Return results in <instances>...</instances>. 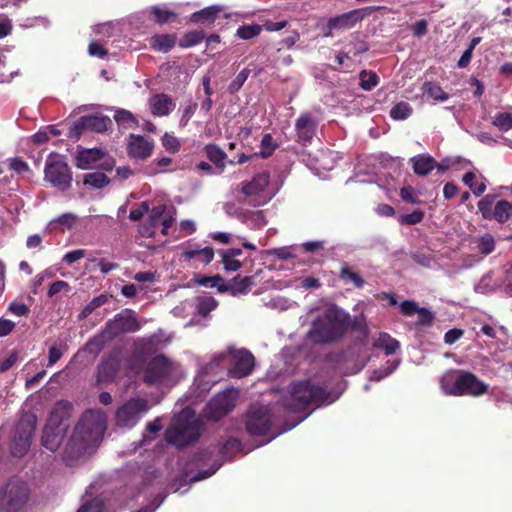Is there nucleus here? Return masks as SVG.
<instances>
[{
  "label": "nucleus",
  "mask_w": 512,
  "mask_h": 512,
  "mask_svg": "<svg viewBox=\"0 0 512 512\" xmlns=\"http://www.w3.org/2000/svg\"><path fill=\"white\" fill-rule=\"evenodd\" d=\"M183 377L181 365L163 354L150 359L142 369V379L149 386H172Z\"/></svg>",
  "instance_id": "423d86ee"
},
{
  "label": "nucleus",
  "mask_w": 512,
  "mask_h": 512,
  "mask_svg": "<svg viewBox=\"0 0 512 512\" xmlns=\"http://www.w3.org/2000/svg\"><path fill=\"white\" fill-rule=\"evenodd\" d=\"M316 126V122L310 114H302L295 123L298 141L303 144L311 142L315 135Z\"/></svg>",
  "instance_id": "412c9836"
},
{
  "label": "nucleus",
  "mask_w": 512,
  "mask_h": 512,
  "mask_svg": "<svg viewBox=\"0 0 512 512\" xmlns=\"http://www.w3.org/2000/svg\"><path fill=\"white\" fill-rule=\"evenodd\" d=\"M399 365V361H391L388 362L387 365L383 368L373 371L370 376V380L372 381H380L381 379L390 375Z\"/></svg>",
  "instance_id": "09e8293b"
},
{
  "label": "nucleus",
  "mask_w": 512,
  "mask_h": 512,
  "mask_svg": "<svg viewBox=\"0 0 512 512\" xmlns=\"http://www.w3.org/2000/svg\"><path fill=\"white\" fill-rule=\"evenodd\" d=\"M413 112L412 107L407 102H399L390 110V116L395 120H405Z\"/></svg>",
  "instance_id": "58836bf2"
},
{
  "label": "nucleus",
  "mask_w": 512,
  "mask_h": 512,
  "mask_svg": "<svg viewBox=\"0 0 512 512\" xmlns=\"http://www.w3.org/2000/svg\"><path fill=\"white\" fill-rule=\"evenodd\" d=\"M424 91L435 101L443 102L448 99V94L437 84L425 83Z\"/></svg>",
  "instance_id": "c03bdc74"
},
{
  "label": "nucleus",
  "mask_w": 512,
  "mask_h": 512,
  "mask_svg": "<svg viewBox=\"0 0 512 512\" xmlns=\"http://www.w3.org/2000/svg\"><path fill=\"white\" fill-rule=\"evenodd\" d=\"M496 241L493 235L485 233L476 241V248L483 255H489L495 250Z\"/></svg>",
  "instance_id": "c9c22d12"
},
{
  "label": "nucleus",
  "mask_w": 512,
  "mask_h": 512,
  "mask_svg": "<svg viewBox=\"0 0 512 512\" xmlns=\"http://www.w3.org/2000/svg\"><path fill=\"white\" fill-rule=\"evenodd\" d=\"M174 217L165 205H157L148 212V226L143 228V235L152 237L157 229H161L163 235H168V229L171 227Z\"/></svg>",
  "instance_id": "f3484780"
},
{
  "label": "nucleus",
  "mask_w": 512,
  "mask_h": 512,
  "mask_svg": "<svg viewBox=\"0 0 512 512\" xmlns=\"http://www.w3.org/2000/svg\"><path fill=\"white\" fill-rule=\"evenodd\" d=\"M266 307L274 310L285 311L292 306V302L284 297L277 296L264 303Z\"/></svg>",
  "instance_id": "603ef678"
},
{
  "label": "nucleus",
  "mask_w": 512,
  "mask_h": 512,
  "mask_svg": "<svg viewBox=\"0 0 512 512\" xmlns=\"http://www.w3.org/2000/svg\"><path fill=\"white\" fill-rule=\"evenodd\" d=\"M84 183L94 188H102L109 183V180L105 174L95 172L87 174Z\"/></svg>",
  "instance_id": "49530a36"
},
{
  "label": "nucleus",
  "mask_w": 512,
  "mask_h": 512,
  "mask_svg": "<svg viewBox=\"0 0 512 512\" xmlns=\"http://www.w3.org/2000/svg\"><path fill=\"white\" fill-rule=\"evenodd\" d=\"M67 429L68 423L61 419L56 412H53L45 425L42 445L52 452L57 450Z\"/></svg>",
  "instance_id": "4468645a"
},
{
  "label": "nucleus",
  "mask_w": 512,
  "mask_h": 512,
  "mask_svg": "<svg viewBox=\"0 0 512 512\" xmlns=\"http://www.w3.org/2000/svg\"><path fill=\"white\" fill-rule=\"evenodd\" d=\"M337 397H330L325 388L310 380L293 382L281 396L282 405L289 411L299 412L311 403H332Z\"/></svg>",
  "instance_id": "20e7f679"
},
{
  "label": "nucleus",
  "mask_w": 512,
  "mask_h": 512,
  "mask_svg": "<svg viewBox=\"0 0 512 512\" xmlns=\"http://www.w3.org/2000/svg\"><path fill=\"white\" fill-rule=\"evenodd\" d=\"M272 424L271 410L268 406H252L247 415L246 429L250 434L264 435Z\"/></svg>",
  "instance_id": "a211bd4d"
},
{
  "label": "nucleus",
  "mask_w": 512,
  "mask_h": 512,
  "mask_svg": "<svg viewBox=\"0 0 512 512\" xmlns=\"http://www.w3.org/2000/svg\"><path fill=\"white\" fill-rule=\"evenodd\" d=\"M9 166L12 170H14L17 173H24L29 169L28 164L21 158L9 159Z\"/></svg>",
  "instance_id": "774afa93"
},
{
  "label": "nucleus",
  "mask_w": 512,
  "mask_h": 512,
  "mask_svg": "<svg viewBox=\"0 0 512 512\" xmlns=\"http://www.w3.org/2000/svg\"><path fill=\"white\" fill-rule=\"evenodd\" d=\"M106 302V296L100 295L93 298L80 312L79 319L87 318L96 308L102 306Z\"/></svg>",
  "instance_id": "8fccbe9b"
},
{
  "label": "nucleus",
  "mask_w": 512,
  "mask_h": 512,
  "mask_svg": "<svg viewBox=\"0 0 512 512\" xmlns=\"http://www.w3.org/2000/svg\"><path fill=\"white\" fill-rule=\"evenodd\" d=\"M85 122L87 129L103 132L107 130L110 119L107 116H85Z\"/></svg>",
  "instance_id": "e433bc0d"
},
{
  "label": "nucleus",
  "mask_w": 512,
  "mask_h": 512,
  "mask_svg": "<svg viewBox=\"0 0 512 512\" xmlns=\"http://www.w3.org/2000/svg\"><path fill=\"white\" fill-rule=\"evenodd\" d=\"M151 12L155 17V20L160 24L166 23V22L170 21L171 19L176 18V14L174 12L169 11L168 9H165V8L158 7V6L152 7Z\"/></svg>",
  "instance_id": "864d4df0"
},
{
  "label": "nucleus",
  "mask_w": 512,
  "mask_h": 512,
  "mask_svg": "<svg viewBox=\"0 0 512 512\" xmlns=\"http://www.w3.org/2000/svg\"><path fill=\"white\" fill-rule=\"evenodd\" d=\"M205 152L210 161L216 164L218 171L217 173H221L224 168V160L226 158V154L220 149L218 146L209 144L205 147Z\"/></svg>",
  "instance_id": "72a5a7b5"
},
{
  "label": "nucleus",
  "mask_w": 512,
  "mask_h": 512,
  "mask_svg": "<svg viewBox=\"0 0 512 512\" xmlns=\"http://www.w3.org/2000/svg\"><path fill=\"white\" fill-rule=\"evenodd\" d=\"M494 200L495 196L486 195L481 200H479L477 206L482 215V217L486 220H491L494 208Z\"/></svg>",
  "instance_id": "ea45409f"
},
{
  "label": "nucleus",
  "mask_w": 512,
  "mask_h": 512,
  "mask_svg": "<svg viewBox=\"0 0 512 512\" xmlns=\"http://www.w3.org/2000/svg\"><path fill=\"white\" fill-rule=\"evenodd\" d=\"M240 448H241L240 441L235 438H230L224 443V445L221 449V453H222L223 457L230 458V457H232V454L234 452L240 451Z\"/></svg>",
  "instance_id": "4d7b16f0"
},
{
  "label": "nucleus",
  "mask_w": 512,
  "mask_h": 512,
  "mask_svg": "<svg viewBox=\"0 0 512 512\" xmlns=\"http://www.w3.org/2000/svg\"><path fill=\"white\" fill-rule=\"evenodd\" d=\"M106 430V414L102 409L87 410L74 428L65 446L64 460L68 464L85 454H91L102 440Z\"/></svg>",
  "instance_id": "f257e3e1"
},
{
  "label": "nucleus",
  "mask_w": 512,
  "mask_h": 512,
  "mask_svg": "<svg viewBox=\"0 0 512 512\" xmlns=\"http://www.w3.org/2000/svg\"><path fill=\"white\" fill-rule=\"evenodd\" d=\"M492 124L501 131H508L512 128V114L507 112L497 113L493 118Z\"/></svg>",
  "instance_id": "a18cd8bd"
},
{
  "label": "nucleus",
  "mask_w": 512,
  "mask_h": 512,
  "mask_svg": "<svg viewBox=\"0 0 512 512\" xmlns=\"http://www.w3.org/2000/svg\"><path fill=\"white\" fill-rule=\"evenodd\" d=\"M237 397L238 391L235 389H229L217 394L207 404L205 410L206 417L215 421L221 419L234 408Z\"/></svg>",
  "instance_id": "dca6fc26"
},
{
  "label": "nucleus",
  "mask_w": 512,
  "mask_h": 512,
  "mask_svg": "<svg viewBox=\"0 0 512 512\" xmlns=\"http://www.w3.org/2000/svg\"><path fill=\"white\" fill-rule=\"evenodd\" d=\"M261 31L262 26L260 25H243L237 29V36L241 39L249 40L259 35Z\"/></svg>",
  "instance_id": "de8ad7c7"
},
{
  "label": "nucleus",
  "mask_w": 512,
  "mask_h": 512,
  "mask_svg": "<svg viewBox=\"0 0 512 512\" xmlns=\"http://www.w3.org/2000/svg\"><path fill=\"white\" fill-rule=\"evenodd\" d=\"M340 278L345 282H350L354 284L357 288H362L364 286V280L362 277L355 271L351 270L348 266H343L340 271Z\"/></svg>",
  "instance_id": "79ce46f5"
},
{
  "label": "nucleus",
  "mask_w": 512,
  "mask_h": 512,
  "mask_svg": "<svg viewBox=\"0 0 512 512\" xmlns=\"http://www.w3.org/2000/svg\"><path fill=\"white\" fill-rule=\"evenodd\" d=\"M512 219V203L506 200H499L495 203L491 220L498 223H505Z\"/></svg>",
  "instance_id": "c85d7f7f"
},
{
  "label": "nucleus",
  "mask_w": 512,
  "mask_h": 512,
  "mask_svg": "<svg viewBox=\"0 0 512 512\" xmlns=\"http://www.w3.org/2000/svg\"><path fill=\"white\" fill-rule=\"evenodd\" d=\"M167 343L162 333L153 334L149 337L141 338L136 342V350L140 354H152L162 349Z\"/></svg>",
  "instance_id": "5701e85b"
},
{
  "label": "nucleus",
  "mask_w": 512,
  "mask_h": 512,
  "mask_svg": "<svg viewBox=\"0 0 512 512\" xmlns=\"http://www.w3.org/2000/svg\"><path fill=\"white\" fill-rule=\"evenodd\" d=\"M29 489L20 479H10L0 489V512H19L26 504Z\"/></svg>",
  "instance_id": "1a4fd4ad"
},
{
  "label": "nucleus",
  "mask_w": 512,
  "mask_h": 512,
  "mask_svg": "<svg viewBox=\"0 0 512 512\" xmlns=\"http://www.w3.org/2000/svg\"><path fill=\"white\" fill-rule=\"evenodd\" d=\"M204 39V34L202 32L193 31L187 33L184 38L181 40V47H191L198 43H200Z\"/></svg>",
  "instance_id": "13d9d810"
},
{
  "label": "nucleus",
  "mask_w": 512,
  "mask_h": 512,
  "mask_svg": "<svg viewBox=\"0 0 512 512\" xmlns=\"http://www.w3.org/2000/svg\"><path fill=\"white\" fill-rule=\"evenodd\" d=\"M201 434V422L190 408L183 409L172 420L165 433L168 443L182 447L196 441Z\"/></svg>",
  "instance_id": "0eeeda50"
},
{
  "label": "nucleus",
  "mask_w": 512,
  "mask_h": 512,
  "mask_svg": "<svg viewBox=\"0 0 512 512\" xmlns=\"http://www.w3.org/2000/svg\"><path fill=\"white\" fill-rule=\"evenodd\" d=\"M348 314L336 307L324 309L313 321L309 338L315 343H329L340 339L348 327Z\"/></svg>",
  "instance_id": "7ed1b4c3"
},
{
  "label": "nucleus",
  "mask_w": 512,
  "mask_h": 512,
  "mask_svg": "<svg viewBox=\"0 0 512 512\" xmlns=\"http://www.w3.org/2000/svg\"><path fill=\"white\" fill-rule=\"evenodd\" d=\"M360 19H362V13L359 10H353L330 19L328 26L330 29H346L354 26Z\"/></svg>",
  "instance_id": "393cba45"
},
{
  "label": "nucleus",
  "mask_w": 512,
  "mask_h": 512,
  "mask_svg": "<svg viewBox=\"0 0 512 512\" xmlns=\"http://www.w3.org/2000/svg\"><path fill=\"white\" fill-rule=\"evenodd\" d=\"M154 149V142L144 136L130 134L127 143V152L131 158L147 159Z\"/></svg>",
  "instance_id": "aec40b11"
},
{
  "label": "nucleus",
  "mask_w": 512,
  "mask_h": 512,
  "mask_svg": "<svg viewBox=\"0 0 512 512\" xmlns=\"http://www.w3.org/2000/svg\"><path fill=\"white\" fill-rule=\"evenodd\" d=\"M254 356L246 349L229 347L226 351L215 354L198 375L196 383L200 386L209 375L227 373L230 377L243 378L251 374L254 367Z\"/></svg>",
  "instance_id": "f03ea898"
},
{
  "label": "nucleus",
  "mask_w": 512,
  "mask_h": 512,
  "mask_svg": "<svg viewBox=\"0 0 512 512\" xmlns=\"http://www.w3.org/2000/svg\"><path fill=\"white\" fill-rule=\"evenodd\" d=\"M175 45V37L172 35H156L151 39V46L155 50L168 52Z\"/></svg>",
  "instance_id": "f704fd0d"
},
{
  "label": "nucleus",
  "mask_w": 512,
  "mask_h": 512,
  "mask_svg": "<svg viewBox=\"0 0 512 512\" xmlns=\"http://www.w3.org/2000/svg\"><path fill=\"white\" fill-rule=\"evenodd\" d=\"M218 6H210L197 11L191 15V21L194 23H207L211 24L214 22L218 12L220 11Z\"/></svg>",
  "instance_id": "2f4dec72"
},
{
  "label": "nucleus",
  "mask_w": 512,
  "mask_h": 512,
  "mask_svg": "<svg viewBox=\"0 0 512 512\" xmlns=\"http://www.w3.org/2000/svg\"><path fill=\"white\" fill-rule=\"evenodd\" d=\"M181 257L185 261H195L200 264H209L214 258V250L211 247L185 249Z\"/></svg>",
  "instance_id": "b1692460"
},
{
  "label": "nucleus",
  "mask_w": 512,
  "mask_h": 512,
  "mask_svg": "<svg viewBox=\"0 0 512 512\" xmlns=\"http://www.w3.org/2000/svg\"><path fill=\"white\" fill-rule=\"evenodd\" d=\"M337 397H330L325 388L310 380L293 382L281 396L282 405L289 411L299 412L311 403H332Z\"/></svg>",
  "instance_id": "39448f33"
},
{
  "label": "nucleus",
  "mask_w": 512,
  "mask_h": 512,
  "mask_svg": "<svg viewBox=\"0 0 512 512\" xmlns=\"http://www.w3.org/2000/svg\"><path fill=\"white\" fill-rule=\"evenodd\" d=\"M151 113L154 116H167L172 112L176 105L171 97L166 94H155L149 100Z\"/></svg>",
  "instance_id": "4be33fe9"
},
{
  "label": "nucleus",
  "mask_w": 512,
  "mask_h": 512,
  "mask_svg": "<svg viewBox=\"0 0 512 512\" xmlns=\"http://www.w3.org/2000/svg\"><path fill=\"white\" fill-rule=\"evenodd\" d=\"M88 52L91 56L103 58L107 54V50L97 41H92L89 45Z\"/></svg>",
  "instance_id": "338daca9"
},
{
  "label": "nucleus",
  "mask_w": 512,
  "mask_h": 512,
  "mask_svg": "<svg viewBox=\"0 0 512 512\" xmlns=\"http://www.w3.org/2000/svg\"><path fill=\"white\" fill-rule=\"evenodd\" d=\"M149 401L142 397H132L115 411V425L122 429H131L149 411Z\"/></svg>",
  "instance_id": "9d476101"
},
{
  "label": "nucleus",
  "mask_w": 512,
  "mask_h": 512,
  "mask_svg": "<svg viewBox=\"0 0 512 512\" xmlns=\"http://www.w3.org/2000/svg\"><path fill=\"white\" fill-rule=\"evenodd\" d=\"M458 396L469 395L478 397L485 394L488 385L481 381L475 374L467 371H459L458 375Z\"/></svg>",
  "instance_id": "6ab92c4d"
},
{
  "label": "nucleus",
  "mask_w": 512,
  "mask_h": 512,
  "mask_svg": "<svg viewBox=\"0 0 512 512\" xmlns=\"http://www.w3.org/2000/svg\"><path fill=\"white\" fill-rule=\"evenodd\" d=\"M75 159L76 166L83 170L93 168L111 170L115 164L113 158L99 148L80 149Z\"/></svg>",
  "instance_id": "ddd939ff"
},
{
  "label": "nucleus",
  "mask_w": 512,
  "mask_h": 512,
  "mask_svg": "<svg viewBox=\"0 0 512 512\" xmlns=\"http://www.w3.org/2000/svg\"><path fill=\"white\" fill-rule=\"evenodd\" d=\"M360 87L363 90L370 91L373 89L379 82L378 75L373 71L363 70L360 73Z\"/></svg>",
  "instance_id": "a19ab883"
},
{
  "label": "nucleus",
  "mask_w": 512,
  "mask_h": 512,
  "mask_svg": "<svg viewBox=\"0 0 512 512\" xmlns=\"http://www.w3.org/2000/svg\"><path fill=\"white\" fill-rule=\"evenodd\" d=\"M45 179L54 187L66 190L72 182V174L66 162L59 158L48 159L45 167Z\"/></svg>",
  "instance_id": "2eb2a0df"
},
{
  "label": "nucleus",
  "mask_w": 512,
  "mask_h": 512,
  "mask_svg": "<svg viewBox=\"0 0 512 512\" xmlns=\"http://www.w3.org/2000/svg\"><path fill=\"white\" fill-rule=\"evenodd\" d=\"M414 172L419 176L428 175L435 168V160L427 155L421 154L411 158Z\"/></svg>",
  "instance_id": "bb28decb"
},
{
  "label": "nucleus",
  "mask_w": 512,
  "mask_h": 512,
  "mask_svg": "<svg viewBox=\"0 0 512 512\" xmlns=\"http://www.w3.org/2000/svg\"><path fill=\"white\" fill-rule=\"evenodd\" d=\"M374 347L384 350L386 355H391L399 349L400 343L388 333L381 332L374 342Z\"/></svg>",
  "instance_id": "c756f323"
},
{
  "label": "nucleus",
  "mask_w": 512,
  "mask_h": 512,
  "mask_svg": "<svg viewBox=\"0 0 512 512\" xmlns=\"http://www.w3.org/2000/svg\"><path fill=\"white\" fill-rule=\"evenodd\" d=\"M250 71L249 69L245 68L241 70L235 79L230 84V90L231 91H237L240 89V87L245 83L247 78L249 77Z\"/></svg>",
  "instance_id": "e2e57ef3"
},
{
  "label": "nucleus",
  "mask_w": 512,
  "mask_h": 512,
  "mask_svg": "<svg viewBox=\"0 0 512 512\" xmlns=\"http://www.w3.org/2000/svg\"><path fill=\"white\" fill-rule=\"evenodd\" d=\"M162 144L166 150L173 153L177 152L180 148V143L178 139L175 136L170 135L168 133L164 134L162 138Z\"/></svg>",
  "instance_id": "bf43d9fd"
},
{
  "label": "nucleus",
  "mask_w": 512,
  "mask_h": 512,
  "mask_svg": "<svg viewBox=\"0 0 512 512\" xmlns=\"http://www.w3.org/2000/svg\"><path fill=\"white\" fill-rule=\"evenodd\" d=\"M77 221V216L73 213H64L61 216L50 221L49 227L53 228L59 225L62 230L71 229Z\"/></svg>",
  "instance_id": "4c0bfd02"
},
{
  "label": "nucleus",
  "mask_w": 512,
  "mask_h": 512,
  "mask_svg": "<svg viewBox=\"0 0 512 512\" xmlns=\"http://www.w3.org/2000/svg\"><path fill=\"white\" fill-rule=\"evenodd\" d=\"M481 181L478 182V176L474 172H467L463 175L462 181L467 185L474 195L480 196L486 190V184L482 177Z\"/></svg>",
  "instance_id": "473e14b6"
},
{
  "label": "nucleus",
  "mask_w": 512,
  "mask_h": 512,
  "mask_svg": "<svg viewBox=\"0 0 512 512\" xmlns=\"http://www.w3.org/2000/svg\"><path fill=\"white\" fill-rule=\"evenodd\" d=\"M84 129H87L85 116L81 117L79 120L73 123V125L69 128L68 136L71 138H79Z\"/></svg>",
  "instance_id": "680f3d73"
},
{
  "label": "nucleus",
  "mask_w": 512,
  "mask_h": 512,
  "mask_svg": "<svg viewBox=\"0 0 512 512\" xmlns=\"http://www.w3.org/2000/svg\"><path fill=\"white\" fill-rule=\"evenodd\" d=\"M217 307V301L211 296H201L197 299V311L206 316Z\"/></svg>",
  "instance_id": "37998d69"
},
{
  "label": "nucleus",
  "mask_w": 512,
  "mask_h": 512,
  "mask_svg": "<svg viewBox=\"0 0 512 512\" xmlns=\"http://www.w3.org/2000/svg\"><path fill=\"white\" fill-rule=\"evenodd\" d=\"M35 427L36 417L33 414H24L20 418L11 444L14 456L21 457L28 451Z\"/></svg>",
  "instance_id": "f8f14e48"
},
{
  "label": "nucleus",
  "mask_w": 512,
  "mask_h": 512,
  "mask_svg": "<svg viewBox=\"0 0 512 512\" xmlns=\"http://www.w3.org/2000/svg\"><path fill=\"white\" fill-rule=\"evenodd\" d=\"M114 119L119 127L131 129L138 126L137 118L128 110L114 109Z\"/></svg>",
  "instance_id": "7c9ffc66"
},
{
  "label": "nucleus",
  "mask_w": 512,
  "mask_h": 512,
  "mask_svg": "<svg viewBox=\"0 0 512 512\" xmlns=\"http://www.w3.org/2000/svg\"><path fill=\"white\" fill-rule=\"evenodd\" d=\"M253 285V277H244L239 279L238 277L234 278L229 284H225L218 287L220 292L228 291L233 296L239 294H246L250 291Z\"/></svg>",
  "instance_id": "a878e982"
},
{
  "label": "nucleus",
  "mask_w": 512,
  "mask_h": 512,
  "mask_svg": "<svg viewBox=\"0 0 512 512\" xmlns=\"http://www.w3.org/2000/svg\"><path fill=\"white\" fill-rule=\"evenodd\" d=\"M277 146L278 144L273 139V137L270 134H265L261 140L260 155L263 158L269 157L277 148Z\"/></svg>",
  "instance_id": "3c124183"
},
{
  "label": "nucleus",
  "mask_w": 512,
  "mask_h": 512,
  "mask_svg": "<svg viewBox=\"0 0 512 512\" xmlns=\"http://www.w3.org/2000/svg\"><path fill=\"white\" fill-rule=\"evenodd\" d=\"M459 371L449 370L440 379V387L446 395L458 396Z\"/></svg>",
  "instance_id": "cd10ccee"
},
{
  "label": "nucleus",
  "mask_w": 512,
  "mask_h": 512,
  "mask_svg": "<svg viewBox=\"0 0 512 512\" xmlns=\"http://www.w3.org/2000/svg\"><path fill=\"white\" fill-rule=\"evenodd\" d=\"M86 256V250L84 249H77L70 252H67L64 257L63 261L67 263L68 265H71L75 263L76 261L81 260Z\"/></svg>",
  "instance_id": "69168bd1"
},
{
  "label": "nucleus",
  "mask_w": 512,
  "mask_h": 512,
  "mask_svg": "<svg viewBox=\"0 0 512 512\" xmlns=\"http://www.w3.org/2000/svg\"><path fill=\"white\" fill-rule=\"evenodd\" d=\"M222 262L224 269L229 272H236L242 266L241 262L236 258L230 257L229 255L221 253Z\"/></svg>",
  "instance_id": "052dcab7"
},
{
  "label": "nucleus",
  "mask_w": 512,
  "mask_h": 512,
  "mask_svg": "<svg viewBox=\"0 0 512 512\" xmlns=\"http://www.w3.org/2000/svg\"><path fill=\"white\" fill-rule=\"evenodd\" d=\"M270 175L267 172H262L256 175L251 181L241 185V192L252 198L255 206H261L271 200L275 191L270 187Z\"/></svg>",
  "instance_id": "9b49d317"
},
{
  "label": "nucleus",
  "mask_w": 512,
  "mask_h": 512,
  "mask_svg": "<svg viewBox=\"0 0 512 512\" xmlns=\"http://www.w3.org/2000/svg\"><path fill=\"white\" fill-rule=\"evenodd\" d=\"M140 329V323L134 313L129 310L121 311L113 319L109 320L104 329L94 336L88 343L92 351L101 350L107 343L123 333L136 332Z\"/></svg>",
  "instance_id": "6e6552de"
},
{
  "label": "nucleus",
  "mask_w": 512,
  "mask_h": 512,
  "mask_svg": "<svg viewBox=\"0 0 512 512\" xmlns=\"http://www.w3.org/2000/svg\"><path fill=\"white\" fill-rule=\"evenodd\" d=\"M70 291V285L62 280L55 281L51 284L49 290H48V296L53 297L54 295L60 293V292H69Z\"/></svg>",
  "instance_id": "0e129e2a"
},
{
  "label": "nucleus",
  "mask_w": 512,
  "mask_h": 512,
  "mask_svg": "<svg viewBox=\"0 0 512 512\" xmlns=\"http://www.w3.org/2000/svg\"><path fill=\"white\" fill-rule=\"evenodd\" d=\"M77 512H105L102 500L94 498L84 502Z\"/></svg>",
  "instance_id": "6e6d98bb"
},
{
  "label": "nucleus",
  "mask_w": 512,
  "mask_h": 512,
  "mask_svg": "<svg viewBox=\"0 0 512 512\" xmlns=\"http://www.w3.org/2000/svg\"><path fill=\"white\" fill-rule=\"evenodd\" d=\"M424 212L415 210L410 214H403L398 217V221L404 225H415L423 220Z\"/></svg>",
  "instance_id": "5fc2aeb1"
}]
</instances>
